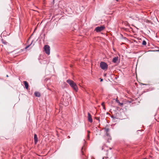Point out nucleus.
Returning a JSON list of instances; mask_svg holds the SVG:
<instances>
[{
    "label": "nucleus",
    "instance_id": "4",
    "mask_svg": "<svg viewBox=\"0 0 159 159\" xmlns=\"http://www.w3.org/2000/svg\"><path fill=\"white\" fill-rule=\"evenodd\" d=\"M104 29L105 27L103 26H98L95 28V30L97 32H99L102 31Z\"/></svg>",
    "mask_w": 159,
    "mask_h": 159
},
{
    "label": "nucleus",
    "instance_id": "25",
    "mask_svg": "<svg viewBox=\"0 0 159 159\" xmlns=\"http://www.w3.org/2000/svg\"><path fill=\"white\" fill-rule=\"evenodd\" d=\"M157 51L159 52V50Z\"/></svg>",
    "mask_w": 159,
    "mask_h": 159
},
{
    "label": "nucleus",
    "instance_id": "7",
    "mask_svg": "<svg viewBox=\"0 0 159 159\" xmlns=\"http://www.w3.org/2000/svg\"><path fill=\"white\" fill-rule=\"evenodd\" d=\"M24 84L25 85V88L27 89L28 88V84L27 82L26 81H24L23 82Z\"/></svg>",
    "mask_w": 159,
    "mask_h": 159
},
{
    "label": "nucleus",
    "instance_id": "9",
    "mask_svg": "<svg viewBox=\"0 0 159 159\" xmlns=\"http://www.w3.org/2000/svg\"><path fill=\"white\" fill-rule=\"evenodd\" d=\"M116 101L117 103H118L119 104V105H120V106H122L123 105V103L122 102V103L120 102L119 100L118 99H117V98L116 100Z\"/></svg>",
    "mask_w": 159,
    "mask_h": 159
},
{
    "label": "nucleus",
    "instance_id": "2",
    "mask_svg": "<svg viewBox=\"0 0 159 159\" xmlns=\"http://www.w3.org/2000/svg\"><path fill=\"white\" fill-rule=\"evenodd\" d=\"M100 67L103 70H106L108 68V65L105 62L103 61L101 62L100 63Z\"/></svg>",
    "mask_w": 159,
    "mask_h": 159
},
{
    "label": "nucleus",
    "instance_id": "14",
    "mask_svg": "<svg viewBox=\"0 0 159 159\" xmlns=\"http://www.w3.org/2000/svg\"><path fill=\"white\" fill-rule=\"evenodd\" d=\"M105 131L107 133V132L109 130V129L108 128H106L105 129Z\"/></svg>",
    "mask_w": 159,
    "mask_h": 159
},
{
    "label": "nucleus",
    "instance_id": "10",
    "mask_svg": "<svg viewBox=\"0 0 159 159\" xmlns=\"http://www.w3.org/2000/svg\"><path fill=\"white\" fill-rule=\"evenodd\" d=\"M34 95L36 97H39L40 96V93L38 92H35L34 93Z\"/></svg>",
    "mask_w": 159,
    "mask_h": 159
},
{
    "label": "nucleus",
    "instance_id": "11",
    "mask_svg": "<svg viewBox=\"0 0 159 159\" xmlns=\"http://www.w3.org/2000/svg\"><path fill=\"white\" fill-rule=\"evenodd\" d=\"M146 44H147V43H146V41L145 40H143V41L142 42V45H146Z\"/></svg>",
    "mask_w": 159,
    "mask_h": 159
},
{
    "label": "nucleus",
    "instance_id": "21",
    "mask_svg": "<svg viewBox=\"0 0 159 159\" xmlns=\"http://www.w3.org/2000/svg\"><path fill=\"white\" fill-rule=\"evenodd\" d=\"M147 22H148V21H149L148 20H147Z\"/></svg>",
    "mask_w": 159,
    "mask_h": 159
},
{
    "label": "nucleus",
    "instance_id": "19",
    "mask_svg": "<svg viewBox=\"0 0 159 159\" xmlns=\"http://www.w3.org/2000/svg\"><path fill=\"white\" fill-rule=\"evenodd\" d=\"M88 133H89L90 132V131H89L88 130Z\"/></svg>",
    "mask_w": 159,
    "mask_h": 159
},
{
    "label": "nucleus",
    "instance_id": "12",
    "mask_svg": "<svg viewBox=\"0 0 159 159\" xmlns=\"http://www.w3.org/2000/svg\"><path fill=\"white\" fill-rule=\"evenodd\" d=\"M104 102H103L102 103V107H103V108L105 110L106 108H105V107L104 105Z\"/></svg>",
    "mask_w": 159,
    "mask_h": 159
},
{
    "label": "nucleus",
    "instance_id": "17",
    "mask_svg": "<svg viewBox=\"0 0 159 159\" xmlns=\"http://www.w3.org/2000/svg\"><path fill=\"white\" fill-rule=\"evenodd\" d=\"M103 80V79H101V80H100V81L101 82H102V81Z\"/></svg>",
    "mask_w": 159,
    "mask_h": 159
},
{
    "label": "nucleus",
    "instance_id": "5",
    "mask_svg": "<svg viewBox=\"0 0 159 159\" xmlns=\"http://www.w3.org/2000/svg\"><path fill=\"white\" fill-rule=\"evenodd\" d=\"M88 120L90 123L93 122V119L92 118V116L91 114L89 113H88Z\"/></svg>",
    "mask_w": 159,
    "mask_h": 159
},
{
    "label": "nucleus",
    "instance_id": "8",
    "mask_svg": "<svg viewBox=\"0 0 159 159\" xmlns=\"http://www.w3.org/2000/svg\"><path fill=\"white\" fill-rule=\"evenodd\" d=\"M34 143L35 144H36L37 142V140H38L37 136L36 134H34Z\"/></svg>",
    "mask_w": 159,
    "mask_h": 159
},
{
    "label": "nucleus",
    "instance_id": "1",
    "mask_svg": "<svg viewBox=\"0 0 159 159\" xmlns=\"http://www.w3.org/2000/svg\"><path fill=\"white\" fill-rule=\"evenodd\" d=\"M66 82L75 91L77 92L78 91V89L76 83H75L73 81L69 79L66 80Z\"/></svg>",
    "mask_w": 159,
    "mask_h": 159
},
{
    "label": "nucleus",
    "instance_id": "16",
    "mask_svg": "<svg viewBox=\"0 0 159 159\" xmlns=\"http://www.w3.org/2000/svg\"><path fill=\"white\" fill-rule=\"evenodd\" d=\"M108 158L107 157H104L102 158V159H107Z\"/></svg>",
    "mask_w": 159,
    "mask_h": 159
},
{
    "label": "nucleus",
    "instance_id": "15",
    "mask_svg": "<svg viewBox=\"0 0 159 159\" xmlns=\"http://www.w3.org/2000/svg\"><path fill=\"white\" fill-rule=\"evenodd\" d=\"M106 134H107V136L109 138L110 137V135H109V134H108V133H106Z\"/></svg>",
    "mask_w": 159,
    "mask_h": 159
},
{
    "label": "nucleus",
    "instance_id": "22",
    "mask_svg": "<svg viewBox=\"0 0 159 159\" xmlns=\"http://www.w3.org/2000/svg\"><path fill=\"white\" fill-rule=\"evenodd\" d=\"M7 76V77H8V75H7V76Z\"/></svg>",
    "mask_w": 159,
    "mask_h": 159
},
{
    "label": "nucleus",
    "instance_id": "3",
    "mask_svg": "<svg viewBox=\"0 0 159 159\" xmlns=\"http://www.w3.org/2000/svg\"><path fill=\"white\" fill-rule=\"evenodd\" d=\"M44 50L45 52L48 55H49L50 53V48L48 45H45L44 47Z\"/></svg>",
    "mask_w": 159,
    "mask_h": 159
},
{
    "label": "nucleus",
    "instance_id": "13",
    "mask_svg": "<svg viewBox=\"0 0 159 159\" xmlns=\"http://www.w3.org/2000/svg\"><path fill=\"white\" fill-rule=\"evenodd\" d=\"M32 42H32V43H30V45H29L25 47V49H27V48H28L29 47H30V46L31 45V44H32Z\"/></svg>",
    "mask_w": 159,
    "mask_h": 159
},
{
    "label": "nucleus",
    "instance_id": "20",
    "mask_svg": "<svg viewBox=\"0 0 159 159\" xmlns=\"http://www.w3.org/2000/svg\"><path fill=\"white\" fill-rule=\"evenodd\" d=\"M88 137L89 138V134H88Z\"/></svg>",
    "mask_w": 159,
    "mask_h": 159
},
{
    "label": "nucleus",
    "instance_id": "18",
    "mask_svg": "<svg viewBox=\"0 0 159 159\" xmlns=\"http://www.w3.org/2000/svg\"><path fill=\"white\" fill-rule=\"evenodd\" d=\"M83 148H82V150H81L82 152H83V151H82V150L83 149Z\"/></svg>",
    "mask_w": 159,
    "mask_h": 159
},
{
    "label": "nucleus",
    "instance_id": "23",
    "mask_svg": "<svg viewBox=\"0 0 159 159\" xmlns=\"http://www.w3.org/2000/svg\"><path fill=\"white\" fill-rule=\"evenodd\" d=\"M68 137H69V138H70V136H68Z\"/></svg>",
    "mask_w": 159,
    "mask_h": 159
},
{
    "label": "nucleus",
    "instance_id": "6",
    "mask_svg": "<svg viewBox=\"0 0 159 159\" xmlns=\"http://www.w3.org/2000/svg\"><path fill=\"white\" fill-rule=\"evenodd\" d=\"M118 57H115L112 59V62L114 63H116L118 61Z\"/></svg>",
    "mask_w": 159,
    "mask_h": 159
},
{
    "label": "nucleus",
    "instance_id": "24",
    "mask_svg": "<svg viewBox=\"0 0 159 159\" xmlns=\"http://www.w3.org/2000/svg\"><path fill=\"white\" fill-rule=\"evenodd\" d=\"M98 120L99 121H100V120H99V119H98Z\"/></svg>",
    "mask_w": 159,
    "mask_h": 159
}]
</instances>
